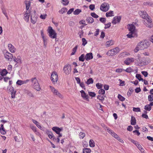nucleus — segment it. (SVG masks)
<instances>
[{
	"label": "nucleus",
	"instance_id": "obj_33",
	"mask_svg": "<svg viewBox=\"0 0 153 153\" xmlns=\"http://www.w3.org/2000/svg\"><path fill=\"white\" fill-rule=\"evenodd\" d=\"M130 55L129 53L127 52H125L122 53L120 54V57H126V56H129Z\"/></svg>",
	"mask_w": 153,
	"mask_h": 153
},
{
	"label": "nucleus",
	"instance_id": "obj_64",
	"mask_svg": "<svg viewBox=\"0 0 153 153\" xmlns=\"http://www.w3.org/2000/svg\"><path fill=\"white\" fill-rule=\"evenodd\" d=\"M99 93L100 94H103L105 93V91L103 89H100L99 91Z\"/></svg>",
	"mask_w": 153,
	"mask_h": 153
},
{
	"label": "nucleus",
	"instance_id": "obj_10",
	"mask_svg": "<svg viewBox=\"0 0 153 153\" xmlns=\"http://www.w3.org/2000/svg\"><path fill=\"white\" fill-rule=\"evenodd\" d=\"M4 53L5 58L9 61H11L13 57L12 55L6 51H4Z\"/></svg>",
	"mask_w": 153,
	"mask_h": 153
},
{
	"label": "nucleus",
	"instance_id": "obj_56",
	"mask_svg": "<svg viewBox=\"0 0 153 153\" xmlns=\"http://www.w3.org/2000/svg\"><path fill=\"white\" fill-rule=\"evenodd\" d=\"M146 19L147 20V23H152V19H151V18L149 16H148V17H147L146 18Z\"/></svg>",
	"mask_w": 153,
	"mask_h": 153
},
{
	"label": "nucleus",
	"instance_id": "obj_6",
	"mask_svg": "<svg viewBox=\"0 0 153 153\" xmlns=\"http://www.w3.org/2000/svg\"><path fill=\"white\" fill-rule=\"evenodd\" d=\"M51 79L53 83L55 84L58 79V75L56 72H53L51 75Z\"/></svg>",
	"mask_w": 153,
	"mask_h": 153
},
{
	"label": "nucleus",
	"instance_id": "obj_19",
	"mask_svg": "<svg viewBox=\"0 0 153 153\" xmlns=\"http://www.w3.org/2000/svg\"><path fill=\"white\" fill-rule=\"evenodd\" d=\"M52 129L57 134H59L60 132L62 131V128H60L58 127H53L52 128Z\"/></svg>",
	"mask_w": 153,
	"mask_h": 153
},
{
	"label": "nucleus",
	"instance_id": "obj_42",
	"mask_svg": "<svg viewBox=\"0 0 153 153\" xmlns=\"http://www.w3.org/2000/svg\"><path fill=\"white\" fill-rule=\"evenodd\" d=\"M78 48L77 45L75 46L73 49L72 52L71 53V55H74L76 53V50Z\"/></svg>",
	"mask_w": 153,
	"mask_h": 153
},
{
	"label": "nucleus",
	"instance_id": "obj_23",
	"mask_svg": "<svg viewBox=\"0 0 153 153\" xmlns=\"http://www.w3.org/2000/svg\"><path fill=\"white\" fill-rule=\"evenodd\" d=\"M8 47L10 51L12 53H14L16 51V49L11 44H10L8 45Z\"/></svg>",
	"mask_w": 153,
	"mask_h": 153
},
{
	"label": "nucleus",
	"instance_id": "obj_22",
	"mask_svg": "<svg viewBox=\"0 0 153 153\" xmlns=\"http://www.w3.org/2000/svg\"><path fill=\"white\" fill-rule=\"evenodd\" d=\"M140 14L142 18L146 19V18L148 16V14H147L146 12L144 11H142L140 13Z\"/></svg>",
	"mask_w": 153,
	"mask_h": 153
},
{
	"label": "nucleus",
	"instance_id": "obj_38",
	"mask_svg": "<svg viewBox=\"0 0 153 153\" xmlns=\"http://www.w3.org/2000/svg\"><path fill=\"white\" fill-rule=\"evenodd\" d=\"M91 150L89 148H84L83 149V153H90Z\"/></svg>",
	"mask_w": 153,
	"mask_h": 153
},
{
	"label": "nucleus",
	"instance_id": "obj_17",
	"mask_svg": "<svg viewBox=\"0 0 153 153\" xmlns=\"http://www.w3.org/2000/svg\"><path fill=\"white\" fill-rule=\"evenodd\" d=\"M85 56V58L87 61L91 59L93 57L92 53L91 52L87 53Z\"/></svg>",
	"mask_w": 153,
	"mask_h": 153
},
{
	"label": "nucleus",
	"instance_id": "obj_2",
	"mask_svg": "<svg viewBox=\"0 0 153 153\" xmlns=\"http://www.w3.org/2000/svg\"><path fill=\"white\" fill-rule=\"evenodd\" d=\"M139 45L140 50H144L147 49L150 45L149 43L146 41H142L139 42Z\"/></svg>",
	"mask_w": 153,
	"mask_h": 153
},
{
	"label": "nucleus",
	"instance_id": "obj_32",
	"mask_svg": "<svg viewBox=\"0 0 153 153\" xmlns=\"http://www.w3.org/2000/svg\"><path fill=\"white\" fill-rule=\"evenodd\" d=\"M32 121L36 125V126L38 128L40 129L42 127L40 125V123L38 122L33 119H32Z\"/></svg>",
	"mask_w": 153,
	"mask_h": 153
},
{
	"label": "nucleus",
	"instance_id": "obj_15",
	"mask_svg": "<svg viewBox=\"0 0 153 153\" xmlns=\"http://www.w3.org/2000/svg\"><path fill=\"white\" fill-rule=\"evenodd\" d=\"M121 19V17L120 16H116L114 17L113 21L112 22V23L115 24L117 23L120 22Z\"/></svg>",
	"mask_w": 153,
	"mask_h": 153
},
{
	"label": "nucleus",
	"instance_id": "obj_36",
	"mask_svg": "<svg viewBox=\"0 0 153 153\" xmlns=\"http://www.w3.org/2000/svg\"><path fill=\"white\" fill-rule=\"evenodd\" d=\"M86 21L88 23H92L94 22V19L91 17H88Z\"/></svg>",
	"mask_w": 153,
	"mask_h": 153
},
{
	"label": "nucleus",
	"instance_id": "obj_34",
	"mask_svg": "<svg viewBox=\"0 0 153 153\" xmlns=\"http://www.w3.org/2000/svg\"><path fill=\"white\" fill-rule=\"evenodd\" d=\"M85 55L84 54H82L79 57V60L82 62H84L85 59Z\"/></svg>",
	"mask_w": 153,
	"mask_h": 153
},
{
	"label": "nucleus",
	"instance_id": "obj_35",
	"mask_svg": "<svg viewBox=\"0 0 153 153\" xmlns=\"http://www.w3.org/2000/svg\"><path fill=\"white\" fill-rule=\"evenodd\" d=\"M8 72L5 69H4L1 71L0 72L1 75L2 76H5Z\"/></svg>",
	"mask_w": 153,
	"mask_h": 153
},
{
	"label": "nucleus",
	"instance_id": "obj_58",
	"mask_svg": "<svg viewBox=\"0 0 153 153\" xmlns=\"http://www.w3.org/2000/svg\"><path fill=\"white\" fill-rule=\"evenodd\" d=\"M91 15L93 17L95 18H98L99 17V16L98 15L94 13H91Z\"/></svg>",
	"mask_w": 153,
	"mask_h": 153
},
{
	"label": "nucleus",
	"instance_id": "obj_46",
	"mask_svg": "<svg viewBox=\"0 0 153 153\" xmlns=\"http://www.w3.org/2000/svg\"><path fill=\"white\" fill-rule=\"evenodd\" d=\"M118 98L120 100L122 101H124L125 100V98L120 94L118 95Z\"/></svg>",
	"mask_w": 153,
	"mask_h": 153
},
{
	"label": "nucleus",
	"instance_id": "obj_25",
	"mask_svg": "<svg viewBox=\"0 0 153 153\" xmlns=\"http://www.w3.org/2000/svg\"><path fill=\"white\" fill-rule=\"evenodd\" d=\"M25 92L26 94L29 97H34V95H33V93H32L30 91L26 90H25Z\"/></svg>",
	"mask_w": 153,
	"mask_h": 153
},
{
	"label": "nucleus",
	"instance_id": "obj_3",
	"mask_svg": "<svg viewBox=\"0 0 153 153\" xmlns=\"http://www.w3.org/2000/svg\"><path fill=\"white\" fill-rule=\"evenodd\" d=\"M120 51L119 48L118 47H116L108 51L106 54L109 56H112L119 53Z\"/></svg>",
	"mask_w": 153,
	"mask_h": 153
},
{
	"label": "nucleus",
	"instance_id": "obj_1",
	"mask_svg": "<svg viewBox=\"0 0 153 153\" xmlns=\"http://www.w3.org/2000/svg\"><path fill=\"white\" fill-rule=\"evenodd\" d=\"M31 81L33 88L37 91H39L41 90V88L36 78L33 77L31 78Z\"/></svg>",
	"mask_w": 153,
	"mask_h": 153
},
{
	"label": "nucleus",
	"instance_id": "obj_26",
	"mask_svg": "<svg viewBox=\"0 0 153 153\" xmlns=\"http://www.w3.org/2000/svg\"><path fill=\"white\" fill-rule=\"evenodd\" d=\"M114 44L113 41L111 40L107 42L105 44V45L106 47H110Z\"/></svg>",
	"mask_w": 153,
	"mask_h": 153
},
{
	"label": "nucleus",
	"instance_id": "obj_51",
	"mask_svg": "<svg viewBox=\"0 0 153 153\" xmlns=\"http://www.w3.org/2000/svg\"><path fill=\"white\" fill-rule=\"evenodd\" d=\"M30 127L34 132H36V128L35 126H34L33 125H30Z\"/></svg>",
	"mask_w": 153,
	"mask_h": 153
},
{
	"label": "nucleus",
	"instance_id": "obj_7",
	"mask_svg": "<svg viewBox=\"0 0 153 153\" xmlns=\"http://www.w3.org/2000/svg\"><path fill=\"white\" fill-rule=\"evenodd\" d=\"M36 11L34 10L33 13H32L31 14V22L33 24H35L37 21V16L36 14Z\"/></svg>",
	"mask_w": 153,
	"mask_h": 153
},
{
	"label": "nucleus",
	"instance_id": "obj_57",
	"mask_svg": "<svg viewBox=\"0 0 153 153\" xmlns=\"http://www.w3.org/2000/svg\"><path fill=\"white\" fill-rule=\"evenodd\" d=\"M82 45L83 46H85L87 43V41L85 38H83L82 39Z\"/></svg>",
	"mask_w": 153,
	"mask_h": 153
},
{
	"label": "nucleus",
	"instance_id": "obj_41",
	"mask_svg": "<svg viewBox=\"0 0 153 153\" xmlns=\"http://www.w3.org/2000/svg\"><path fill=\"white\" fill-rule=\"evenodd\" d=\"M136 77L137 78L139 81H143V80L141 77V75L139 74H137L136 76Z\"/></svg>",
	"mask_w": 153,
	"mask_h": 153
},
{
	"label": "nucleus",
	"instance_id": "obj_39",
	"mask_svg": "<svg viewBox=\"0 0 153 153\" xmlns=\"http://www.w3.org/2000/svg\"><path fill=\"white\" fill-rule=\"evenodd\" d=\"M113 11H110L106 13V16L107 17L112 16H113Z\"/></svg>",
	"mask_w": 153,
	"mask_h": 153
},
{
	"label": "nucleus",
	"instance_id": "obj_50",
	"mask_svg": "<svg viewBox=\"0 0 153 153\" xmlns=\"http://www.w3.org/2000/svg\"><path fill=\"white\" fill-rule=\"evenodd\" d=\"M133 111L136 112H140V109L139 108H133Z\"/></svg>",
	"mask_w": 153,
	"mask_h": 153
},
{
	"label": "nucleus",
	"instance_id": "obj_9",
	"mask_svg": "<svg viewBox=\"0 0 153 153\" xmlns=\"http://www.w3.org/2000/svg\"><path fill=\"white\" fill-rule=\"evenodd\" d=\"M148 61L147 62H144L142 60V58L139 56H138V58L137 59V61L141 65H146L148 64L150 62V59L149 58H148Z\"/></svg>",
	"mask_w": 153,
	"mask_h": 153
},
{
	"label": "nucleus",
	"instance_id": "obj_8",
	"mask_svg": "<svg viewBox=\"0 0 153 153\" xmlns=\"http://www.w3.org/2000/svg\"><path fill=\"white\" fill-rule=\"evenodd\" d=\"M109 5L108 3H104L100 6V9L103 11L106 12L109 10Z\"/></svg>",
	"mask_w": 153,
	"mask_h": 153
},
{
	"label": "nucleus",
	"instance_id": "obj_29",
	"mask_svg": "<svg viewBox=\"0 0 153 153\" xmlns=\"http://www.w3.org/2000/svg\"><path fill=\"white\" fill-rule=\"evenodd\" d=\"M114 137L115 138L117 139L119 142L123 143L124 142L123 140L119 137L118 135L116 134H114Z\"/></svg>",
	"mask_w": 153,
	"mask_h": 153
},
{
	"label": "nucleus",
	"instance_id": "obj_40",
	"mask_svg": "<svg viewBox=\"0 0 153 153\" xmlns=\"http://www.w3.org/2000/svg\"><path fill=\"white\" fill-rule=\"evenodd\" d=\"M89 145L91 147H94L95 146L94 142L92 140H90L89 141Z\"/></svg>",
	"mask_w": 153,
	"mask_h": 153
},
{
	"label": "nucleus",
	"instance_id": "obj_62",
	"mask_svg": "<svg viewBox=\"0 0 153 153\" xmlns=\"http://www.w3.org/2000/svg\"><path fill=\"white\" fill-rule=\"evenodd\" d=\"M96 86L97 88L100 89L102 88V85L99 83H97L96 84Z\"/></svg>",
	"mask_w": 153,
	"mask_h": 153
},
{
	"label": "nucleus",
	"instance_id": "obj_37",
	"mask_svg": "<svg viewBox=\"0 0 153 153\" xmlns=\"http://www.w3.org/2000/svg\"><path fill=\"white\" fill-rule=\"evenodd\" d=\"M81 11H82L81 10L79 9H77L74 11L73 13L74 15H78L80 13H81Z\"/></svg>",
	"mask_w": 153,
	"mask_h": 153
},
{
	"label": "nucleus",
	"instance_id": "obj_55",
	"mask_svg": "<svg viewBox=\"0 0 153 153\" xmlns=\"http://www.w3.org/2000/svg\"><path fill=\"white\" fill-rule=\"evenodd\" d=\"M146 26L149 28H151L153 26V24L152 23H147L146 24Z\"/></svg>",
	"mask_w": 153,
	"mask_h": 153
},
{
	"label": "nucleus",
	"instance_id": "obj_54",
	"mask_svg": "<svg viewBox=\"0 0 153 153\" xmlns=\"http://www.w3.org/2000/svg\"><path fill=\"white\" fill-rule=\"evenodd\" d=\"M139 50H140V48H139V45L138 44L137 47L134 49V51L135 52L137 53L139 51Z\"/></svg>",
	"mask_w": 153,
	"mask_h": 153
},
{
	"label": "nucleus",
	"instance_id": "obj_18",
	"mask_svg": "<svg viewBox=\"0 0 153 153\" xmlns=\"http://www.w3.org/2000/svg\"><path fill=\"white\" fill-rule=\"evenodd\" d=\"M128 28L130 32H135V27L132 24H129L128 26Z\"/></svg>",
	"mask_w": 153,
	"mask_h": 153
},
{
	"label": "nucleus",
	"instance_id": "obj_12",
	"mask_svg": "<svg viewBox=\"0 0 153 153\" xmlns=\"http://www.w3.org/2000/svg\"><path fill=\"white\" fill-rule=\"evenodd\" d=\"M7 90L11 92V97L14 98L15 97V94L16 91H15L14 88L11 86H8L7 88Z\"/></svg>",
	"mask_w": 153,
	"mask_h": 153
},
{
	"label": "nucleus",
	"instance_id": "obj_59",
	"mask_svg": "<svg viewBox=\"0 0 153 153\" xmlns=\"http://www.w3.org/2000/svg\"><path fill=\"white\" fill-rule=\"evenodd\" d=\"M16 63H21V58L20 56H18L16 58Z\"/></svg>",
	"mask_w": 153,
	"mask_h": 153
},
{
	"label": "nucleus",
	"instance_id": "obj_14",
	"mask_svg": "<svg viewBox=\"0 0 153 153\" xmlns=\"http://www.w3.org/2000/svg\"><path fill=\"white\" fill-rule=\"evenodd\" d=\"M134 61V59L133 58H128L126 59L124 61V63L127 65H129L131 62H133Z\"/></svg>",
	"mask_w": 153,
	"mask_h": 153
},
{
	"label": "nucleus",
	"instance_id": "obj_48",
	"mask_svg": "<svg viewBox=\"0 0 153 153\" xmlns=\"http://www.w3.org/2000/svg\"><path fill=\"white\" fill-rule=\"evenodd\" d=\"M85 134L84 133L80 132L79 133V135L80 138L82 139L85 136Z\"/></svg>",
	"mask_w": 153,
	"mask_h": 153
},
{
	"label": "nucleus",
	"instance_id": "obj_53",
	"mask_svg": "<svg viewBox=\"0 0 153 153\" xmlns=\"http://www.w3.org/2000/svg\"><path fill=\"white\" fill-rule=\"evenodd\" d=\"M62 2L64 5H67L69 3V1L68 0H62Z\"/></svg>",
	"mask_w": 153,
	"mask_h": 153
},
{
	"label": "nucleus",
	"instance_id": "obj_21",
	"mask_svg": "<svg viewBox=\"0 0 153 153\" xmlns=\"http://www.w3.org/2000/svg\"><path fill=\"white\" fill-rule=\"evenodd\" d=\"M80 92L81 94L82 97L83 98H85L87 101H89V100L88 95H86L83 90H82Z\"/></svg>",
	"mask_w": 153,
	"mask_h": 153
},
{
	"label": "nucleus",
	"instance_id": "obj_31",
	"mask_svg": "<svg viewBox=\"0 0 153 153\" xmlns=\"http://www.w3.org/2000/svg\"><path fill=\"white\" fill-rule=\"evenodd\" d=\"M25 4L27 10H28L30 6V2L29 1H25Z\"/></svg>",
	"mask_w": 153,
	"mask_h": 153
},
{
	"label": "nucleus",
	"instance_id": "obj_5",
	"mask_svg": "<svg viewBox=\"0 0 153 153\" xmlns=\"http://www.w3.org/2000/svg\"><path fill=\"white\" fill-rule=\"evenodd\" d=\"M48 32L49 33V36L52 39L56 38V33L55 31L53 29L51 26L48 27Z\"/></svg>",
	"mask_w": 153,
	"mask_h": 153
},
{
	"label": "nucleus",
	"instance_id": "obj_52",
	"mask_svg": "<svg viewBox=\"0 0 153 153\" xmlns=\"http://www.w3.org/2000/svg\"><path fill=\"white\" fill-rule=\"evenodd\" d=\"M148 100L149 101H153V95H149L148 97Z\"/></svg>",
	"mask_w": 153,
	"mask_h": 153
},
{
	"label": "nucleus",
	"instance_id": "obj_61",
	"mask_svg": "<svg viewBox=\"0 0 153 153\" xmlns=\"http://www.w3.org/2000/svg\"><path fill=\"white\" fill-rule=\"evenodd\" d=\"M111 26V23H109L105 25V29H107L109 28Z\"/></svg>",
	"mask_w": 153,
	"mask_h": 153
},
{
	"label": "nucleus",
	"instance_id": "obj_60",
	"mask_svg": "<svg viewBox=\"0 0 153 153\" xmlns=\"http://www.w3.org/2000/svg\"><path fill=\"white\" fill-rule=\"evenodd\" d=\"M123 71H124V70L123 69L121 68H118L115 71L117 73H121Z\"/></svg>",
	"mask_w": 153,
	"mask_h": 153
},
{
	"label": "nucleus",
	"instance_id": "obj_27",
	"mask_svg": "<svg viewBox=\"0 0 153 153\" xmlns=\"http://www.w3.org/2000/svg\"><path fill=\"white\" fill-rule=\"evenodd\" d=\"M42 39L43 42V46L45 48L47 44L48 39L46 37L42 38Z\"/></svg>",
	"mask_w": 153,
	"mask_h": 153
},
{
	"label": "nucleus",
	"instance_id": "obj_44",
	"mask_svg": "<svg viewBox=\"0 0 153 153\" xmlns=\"http://www.w3.org/2000/svg\"><path fill=\"white\" fill-rule=\"evenodd\" d=\"M67 11V9L66 8H63L61 9L59 11V12L61 14H63Z\"/></svg>",
	"mask_w": 153,
	"mask_h": 153
},
{
	"label": "nucleus",
	"instance_id": "obj_45",
	"mask_svg": "<svg viewBox=\"0 0 153 153\" xmlns=\"http://www.w3.org/2000/svg\"><path fill=\"white\" fill-rule=\"evenodd\" d=\"M144 109L146 111H150L151 109V107L149 105H146L145 106Z\"/></svg>",
	"mask_w": 153,
	"mask_h": 153
},
{
	"label": "nucleus",
	"instance_id": "obj_49",
	"mask_svg": "<svg viewBox=\"0 0 153 153\" xmlns=\"http://www.w3.org/2000/svg\"><path fill=\"white\" fill-rule=\"evenodd\" d=\"M124 71L128 73H130L133 71V70L131 67H129L126 70H124Z\"/></svg>",
	"mask_w": 153,
	"mask_h": 153
},
{
	"label": "nucleus",
	"instance_id": "obj_30",
	"mask_svg": "<svg viewBox=\"0 0 153 153\" xmlns=\"http://www.w3.org/2000/svg\"><path fill=\"white\" fill-rule=\"evenodd\" d=\"M131 124L133 125H134L136 124V120L135 118L133 117H131Z\"/></svg>",
	"mask_w": 153,
	"mask_h": 153
},
{
	"label": "nucleus",
	"instance_id": "obj_16",
	"mask_svg": "<svg viewBox=\"0 0 153 153\" xmlns=\"http://www.w3.org/2000/svg\"><path fill=\"white\" fill-rule=\"evenodd\" d=\"M30 14L29 10H27L24 14V19L26 22H28Z\"/></svg>",
	"mask_w": 153,
	"mask_h": 153
},
{
	"label": "nucleus",
	"instance_id": "obj_47",
	"mask_svg": "<svg viewBox=\"0 0 153 153\" xmlns=\"http://www.w3.org/2000/svg\"><path fill=\"white\" fill-rule=\"evenodd\" d=\"M107 131L110 134H111V135L113 136L114 137V134H115L114 132L113 131H112V130H111L109 128H107Z\"/></svg>",
	"mask_w": 153,
	"mask_h": 153
},
{
	"label": "nucleus",
	"instance_id": "obj_13",
	"mask_svg": "<svg viewBox=\"0 0 153 153\" xmlns=\"http://www.w3.org/2000/svg\"><path fill=\"white\" fill-rule=\"evenodd\" d=\"M15 141L17 142H20L23 140L21 134L18 133L17 136L14 137Z\"/></svg>",
	"mask_w": 153,
	"mask_h": 153
},
{
	"label": "nucleus",
	"instance_id": "obj_20",
	"mask_svg": "<svg viewBox=\"0 0 153 153\" xmlns=\"http://www.w3.org/2000/svg\"><path fill=\"white\" fill-rule=\"evenodd\" d=\"M47 134L50 139H52L54 141L56 140V139L55 138V137L51 132L48 131L47 132Z\"/></svg>",
	"mask_w": 153,
	"mask_h": 153
},
{
	"label": "nucleus",
	"instance_id": "obj_28",
	"mask_svg": "<svg viewBox=\"0 0 153 153\" xmlns=\"http://www.w3.org/2000/svg\"><path fill=\"white\" fill-rule=\"evenodd\" d=\"M135 32H130L127 35V36L128 38H131L132 37H134L135 35Z\"/></svg>",
	"mask_w": 153,
	"mask_h": 153
},
{
	"label": "nucleus",
	"instance_id": "obj_24",
	"mask_svg": "<svg viewBox=\"0 0 153 153\" xmlns=\"http://www.w3.org/2000/svg\"><path fill=\"white\" fill-rule=\"evenodd\" d=\"M29 81V80L27 79L25 81H22L21 80H18L16 82V83L19 85H21L24 84L26 83Z\"/></svg>",
	"mask_w": 153,
	"mask_h": 153
},
{
	"label": "nucleus",
	"instance_id": "obj_11",
	"mask_svg": "<svg viewBox=\"0 0 153 153\" xmlns=\"http://www.w3.org/2000/svg\"><path fill=\"white\" fill-rule=\"evenodd\" d=\"M64 72L67 75L69 74L71 71V67L70 65H68L65 66L64 68Z\"/></svg>",
	"mask_w": 153,
	"mask_h": 153
},
{
	"label": "nucleus",
	"instance_id": "obj_43",
	"mask_svg": "<svg viewBox=\"0 0 153 153\" xmlns=\"http://www.w3.org/2000/svg\"><path fill=\"white\" fill-rule=\"evenodd\" d=\"M93 79L92 78H90L87 80L86 83L87 84L89 85L90 84H92L93 83Z\"/></svg>",
	"mask_w": 153,
	"mask_h": 153
},
{
	"label": "nucleus",
	"instance_id": "obj_63",
	"mask_svg": "<svg viewBox=\"0 0 153 153\" xmlns=\"http://www.w3.org/2000/svg\"><path fill=\"white\" fill-rule=\"evenodd\" d=\"M88 94L90 96L92 97H94L96 96V94L94 92H89Z\"/></svg>",
	"mask_w": 153,
	"mask_h": 153
},
{
	"label": "nucleus",
	"instance_id": "obj_4",
	"mask_svg": "<svg viewBox=\"0 0 153 153\" xmlns=\"http://www.w3.org/2000/svg\"><path fill=\"white\" fill-rule=\"evenodd\" d=\"M49 87L51 88V92L54 95L56 96L61 99L63 98V96L60 94L57 89H55L54 87L51 86H50Z\"/></svg>",
	"mask_w": 153,
	"mask_h": 153
}]
</instances>
